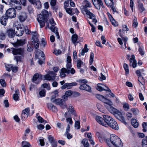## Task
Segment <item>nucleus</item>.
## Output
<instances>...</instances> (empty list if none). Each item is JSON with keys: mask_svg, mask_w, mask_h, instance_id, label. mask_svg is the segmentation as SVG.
<instances>
[{"mask_svg": "<svg viewBox=\"0 0 147 147\" xmlns=\"http://www.w3.org/2000/svg\"><path fill=\"white\" fill-rule=\"evenodd\" d=\"M98 138L101 143L105 140L109 147H123V144L121 140L115 134L111 135L109 139H107L103 135H100Z\"/></svg>", "mask_w": 147, "mask_h": 147, "instance_id": "f257e3e1", "label": "nucleus"}, {"mask_svg": "<svg viewBox=\"0 0 147 147\" xmlns=\"http://www.w3.org/2000/svg\"><path fill=\"white\" fill-rule=\"evenodd\" d=\"M106 125L104 126H109L115 130H117L119 129L118 125L115 119L112 117L107 115H103Z\"/></svg>", "mask_w": 147, "mask_h": 147, "instance_id": "f03ea898", "label": "nucleus"}, {"mask_svg": "<svg viewBox=\"0 0 147 147\" xmlns=\"http://www.w3.org/2000/svg\"><path fill=\"white\" fill-rule=\"evenodd\" d=\"M42 14L39 15L37 16V20L40 24V28L43 27L45 25L48 19V12L46 10L42 11Z\"/></svg>", "mask_w": 147, "mask_h": 147, "instance_id": "7ed1b4c3", "label": "nucleus"}, {"mask_svg": "<svg viewBox=\"0 0 147 147\" xmlns=\"http://www.w3.org/2000/svg\"><path fill=\"white\" fill-rule=\"evenodd\" d=\"M107 109L111 113L113 114L118 119L125 125H127V123L125 121L124 117L122 115L121 113L118 110L113 107L112 106L108 108Z\"/></svg>", "mask_w": 147, "mask_h": 147, "instance_id": "20e7f679", "label": "nucleus"}, {"mask_svg": "<svg viewBox=\"0 0 147 147\" xmlns=\"http://www.w3.org/2000/svg\"><path fill=\"white\" fill-rule=\"evenodd\" d=\"M12 52L14 55H20L22 57H24L26 54V51L23 47L18 48H11Z\"/></svg>", "mask_w": 147, "mask_h": 147, "instance_id": "39448f33", "label": "nucleus"}, {"mask_svg": "<svg viewBox=\"0 0 147 147\" xmlns=\"http://www.w3.org/2000/svg\"><path fill=\"white\" fill-rule=\"evenodd\" d=\"M57 74L53 71H49L48 74L44 76V80L49 81H53L55 80V77Z\"/></svg>", "mask_w": 147, "mask_h": 147, "instance_id": "423d86ee", "label": "nucleus"}, {"mask_svg": "<svg viewBox=\"0 0 147 147\" xmlns=\"http://www.w3.org/2000/svg\"><path fill=\"white\" fill-rule=\"evenodd\" d=\"M16 11L14 8H10L8 9L5 13L6 16L8 18H15L16 16Z\"/></svg>", "mask_w": 147, "mask_h": 147, "instance_id": "0eeeda50", "label": "nucleus"}, {"mask_svg": "<svg viewBox=\"0 0 147 147\" xmlns=\"http://www.w3.org/2000/svg\"><path fill=\"white\" fill-rule=\"evenodd\" d=\"M49 22L51 25V26L50 27V29L51 30L54 32L56 34L57 38L58 39L59 38V33L58 32L57 28L55 27V26L56 24L55 23V22L54 20L52 18L50 20Z\"/></svg>", "mask_w": 147, "mask_h": 147, "instance_id": "6e6552de", "label": "nucleus"}, {"mask_svg": "<svg viewBox=\"0 0 147 147\" xmlns=\"http://www.w3.org/2000/svg\"><path fill=\"white\" fill-rule=\"evenodd\" d=\"M42 76L38 73L35 74L33 76L32 81L36 84H38L42 79Z\"/></svg>", "mask_w": 147, "mask_h": 147, "instance_id": "1a4fd4ad", "label": "nucleus"}, {"mask_svg": "<svg viewBox=\"0 0 147 147\" xmlns=\"http://www.w3.org/2000/svg\"><path fill=\"white\" fill-rule=\"evenodd\" d=\"M83 3L84 5L83 7V9L86 12V14L87 15L88 14L91 13L87 9L88 7L90 8L92 7L91 3L87 0H84L83 1Z\"/></svg>", "mask_w": 147, "mask_h": 147, "instance_id": "9d476101", "label": "nucleus"}, {"mask_svg": "<svg viewBox=\"0 0 147 147\" xmlns=\"http://www.w3.org/2000/svg\"><path fill=\"white\" fill-rule=\"evenodd\" d=\"M26 43V39H22L17 40V41L13 44V46L15 47L22 46Z\"/></svg>", "mask_w": 147, "mask_h": 147, "instance_id": "9b49d317", "label": "nucleus"}, {"mask_svg": "<svg viewBox=\"0 0 147 147\" xmlns=\"http://www.w3.org/2000/svg\"><path fill=\"white\" fill-rule=\"evenodd\" d=\"M95 119L96 121L99 124L104 126L106 125L105 123V119L104 117L102 118L99 116H96L95 117Z\"/></svg>", "mask_w": 147, "mask_h": 147, "instance_id": "f8f14e48", "label": "nucleus"}, {"mask_svg": "<svg viewBox=\"0 0 147 147\" xmlns=\"http://www.w3.org/2000/svg\"><path fill=\"white\" fill-rule=\"evenodd\" d=\"M77 84L75 82L71 83H66L61 87V88L62 89H64L66 88L67 89H70L72 86H75Z\"/></svg>", "mask_w": 147, "mask_h": 147, "instance_id": "ddd939ff", "label": "nucleus"}, {"mask_svg": "<svg viewBox=\"0 0 147 147\" xmlns=\"http://www.w3.org/2000/svg\"><path fill=\"white\" fill-rule=\"evenodd\" d=\"M80 88L82 90H85L89 92H92L91 88L90 86L88 85L83 84L81 85L80 87Z\"/></svg>", "mask_w": 147, "mask_h": 147, "instance_id": "4468645a", "label": "nucleus"}, {"mask_svg": "<svg viewBox=\"0 0 147 147\" xmlns=\"http://www.w3.org/2000/svg\"><path fill=\"white\" fill-rule=\"evenodd\" d=\"M11 5L12 8L17 9V10H20L22 9L21 5L19 2L17 1L13 3H11Z\"/></svg>", "mask_w": 147, "mask_h": 147, "instance_id": "2eb2a0df", "label": "nucleus"}, {"mask_svg": "<svg viewBox=\"0 0 147 147\" xmlns=\"http://www.w3.org/2000/svg\"><path fill=\"white\" fill-rule=\"evenodd\" d=\"M48 139L49 142L53 147H56L57 146V142L55 140L54 138L51 135L48 136Z\"/></svg>", "mask_w": 147, "mask_h": 147, "instance_id": "dca6fc26", "label": "nucleus"}, {"mask_svg": "<svg viewBox=\"0 0 147 147\" xmlns=\"http://www.w3.org/2000/svg\"><path fill=\"white\" fill-rule=\"evenodd\" d=\"M102 102L104 103V105L107 109L113 105L112 102L106 98H105Z\"/></svg>", "mask_w": 147, "mask_h": 147, "instance_id": "f3484780", "label": "nucleus"}, {"mask_svg": "<svg viewBox=\"0 0 147 147\" xmlns=\"http://www.w3.org/2000/svg\"><path fill=\"white\" fill-rule=\"evenodd\" d=\"M15 29L11 28L7 30L6 33L8 36L10 38H13L15 35Z\"/></svg>", "mask_w": 147, "mask_h": 147, "instance_id": "a211bd4d", "label": "nucleus"}, {"mask_svg": "<svg viewBox=\"0 0 147 147\" xmlns=\"http://www.w3.org/2000/svg\"><path fill=\"white\" fill-rule=\"evenodd\" d=\"M27 18L26 14L24 12H22L20 13L18 17L19 20L21 22L24 21Z\"/></svg>", "mask_w": 147, "mask_h": 147, "instance_id": "6ab92c4d", "label": "nucleus"}, {"mask_svg": "<svg viewBox=\"0 0 147 147\" xmlns=\"http://www.w3.org/2000/svg\"><path fill=\"white\" fill-rule=\"evenodd\" d=\"M8 18L6 16H2L0 19V21L1 24L5 26L7 23Z\"/></svg>", "mask_w": 147, "mask_h": 147, "instance_id": "aec40b11", "label": "nucleus"}, {"mask_svg": "<svg viewBox=\"0 0 147 147\" xmlns=\"http://www.w3.org/2000/svg\"><path fill=\"white\" fill-rule=\"evenodd\" d=\"M15 34L18 36H21L23 34L24 31L22 28H18V27L16 28V30H15Z\"/></svg>", "mask_w": 147, "mask_h": 147, "instance_id": "412c9836", "label": "nucleus"}, {"mask_svg": "<svg viewBox=\"0 0 147 147\" xmlns=\"http://www.w3.org/2000/svg\"><path fill=\"white\" fill-rule=\"evenodd\" d=\"M71 67L68 66H66V71L67 73L68 74L71 73V74H73L75 73V69L73 68H71Z\"/></svg>", "mask_w": 147, "mask_h": 147, "instance_id": "4be33fe9", "label": "nucleus"}, {"mask_svg": "<svg viewBox=\"0 0 147 147\" xmlns=\"http://www.w3.org/2000/svg\"><path fill=\"white\" fill-rule=\"evenodd\" d=\"M69 107H67V109L68 112H70L72 115L75 116H76V112L74 110V108L71 105L69 106Z\"/></svg>", "mask_w": 147, "mask_h": 147, "instance_id": "5701e85b", "label": "nucleus"}, {"mask_svg": "<svg viewBox=\"0 0 147 147\" xmlns=\"http://www.w3.org/2000/svg\"><path fill=\"white\" fill-rule=\"evenodd\" d=\"M32 45H34V47L36 49H37L39 47L38 40V39H36L34 40H31Z\"/></svg>", "mask_w": 147, "mask_h": 147, "instance_id": "b1692460", "label": "nucleus"}, {"mask_svg": "<svg viewBox=\"0 0 147 147\" xmlns=\"http://www.w3.org/2000/svg\"><path fill=\"white\" fill-rule=\"evenodd\" d=\"M87 15L89 16L90 18L92 20V22L94 23L95 24L96 23L97 21L96 19V17L94 15L91 13L88 14H87Z\"/></svg>", "mask_w": 147, "mask_h": 147, "instance_id": "393cba45", "label": "nucleus"}, {"mask_svg": "<svg viewBox=\"0 0 147 147\" xmlns=\"http://www.w3.org/2000/svg\"><path fill=\"white\" fill-rule=\"evenodd\" d=\"M19 92L18 89H17L15 91V93L13 94V99L16 101L18 100L19 96L18 94H19Z\"/></svg>", "mask_w": 147, "mask_h": 147, "instance_id": "a878e982", "label": "nucleus"}, {"mask_svg": "<svg viewBox=\"0 0 147 147\" xmlns=\"http://www.w3.org/2000/svg\"><path fill=\"white\" fill-rule=\"evenodd\" d=\"M78 38V36L76 34L73 35L71 36V40L72 42L74 44L76 43H78V42H77Z\"/></svg>", "mask_w": 147, "mask_h": 147, "instance_id": "bb28decb", "label": "nucleus"}, {"mask_svg": "<svg viewBox=\"0 0 147 147\" xmlns=\"http://www.w3.org/2000/svg\"><path fill=\"white\" fill-rule=\"evenodd\" d=\"M131 122L132 125L134 127L136 128L138 127V123L135 119H132L131 120Z\"/></svg>", "mask_w": 147, "mask_h": 147, "instance_id": "cd10ccee", "label": "nucleus"}, {"mask_svg": "<svg viewBox=\"0 0 147 147\" xmlns=\"http://www.w3.org/2000/svg\"><path fill=\"white\" fill-rule=\"evenodd\" d=\"M27 51L29 52H31L33 50V46L31 41L30 42H28L27 45Z\"/></svg>", "mask_w": 147, "mask_h": 147, "instance_id": "c85d7f7f", "label": "nucleus"}, {"mask_svg": "<svg viewBox=\"0 0 147 147\" xmlns=\"http://www.w3.org/2000/svg\"><path fill=\"white\" fill-rule=\"evenodd\" d=\"M138 9L141 13L145 10V9L144 7L143 4L140 3H138Z\"/></svg>", "mask_w": 147, "mask_h": 147, "instance_id": "c756f323", "label": "nucleus"}, {"mask_svg": "<svg viewBox=\"0 0 147 147\" xmlns=\"http://www.w3.org/2000/svg\"><path fill=\"white\" fill-rule=\"evenodd\" d=\"M107 5L109 7H110L114 5L113 0H104Z\"/></svg>", "mask_w": 147, "mask_h": 147, "instance_id": "7c9ffc66", "label": "nucleus"}, {"mask_svg": "<svg viewBox=\"0 0 147 147\" xmlns=\"http://www.w3.org/2000/svg\"><path fill=\"white\" fill-rule=\"evenodd\" d=\"M82 144H83L84 147H89V144L87 139L85 138L82 141Z\"/></svg>", "mask_w": 147, "mask_h": 147, "instance_id": "2f4dec72", "label": "nucleus"}, {"mask_svg": "<svg viewBox=\"0 0 147 147\" xmlns=\"http://www.w3.org/2000/svg\"><path fill=\"white\" fill-rule=\"evenodd\" d=\"M71 58L70 56H68L67 59V63L66 65V66H68L69 67H71Z\"/></svg>", "mask_w": 147, "mask_h": 147, "instance_id": "473e14b6", "label": "nucleus"}, {"mask_svg": "<svg viewBox=\"0 0 147 147\" xmlns=\"http://www.w3.org/2000/svg\"><path fill=\"white\" fill-rule=\"evenodd\" d=\"M101 86H104V85L101 84H97V89L99 91H102V90H105Z\"/></svg>", "mask_w": 147, "mask_h": 147, "instance_id": "72a5a7b5", "label": "nucleus"}, {"mask_svg": "<svg viewBox=\"0 0 147 147\" xmlns=\"http://www.w3.org/2000/svg\"><path fill=\"white\" fill-rule=\"evenodd\" d=\"M63 100L60 98H58L55 100V103L57 105H62L63 102Z\"/></svg>", "mask_w": 147, "mask_h": 147, "instance_id": "f704fd0d", "label": "nucleus"}, {"mask_svg": "<svg viewBox=\"0 0 147 147\" xmlns=\"http://www.w3.org/2000/svg\"><path fill=\"white\" fill-rule=\"evenodd\" d=\"M22 147H30L31 145L28 142L23 141L22 142Z\"/></svg>", "mask_w": 147, "mask_h": 147, "instance_id": "c9c22d12", "label": "nucleus"}, {"mask_svg": "<svg viewBox=\"0 0 147 147\" xmlns=\"http://www.w3.org/2000/svg\"><path fill=\"white\" fill-rule=\"evenodd\" d=\"M66 70L65 68H63L61 69V72H60V75L62 77H65V73H67Z\"/></svg>", "mask_w": 147, "mask_h": 147, "instance_id": "e433bc0d", "label": "nucleus"}, {"mask_svg": "<svg viewBox=\"0 0 147 147\" xmlns=\"http://www.w3.org/2000/svg\"><path fill=\"white\" fill-rule=\"evenodd\" d=\"M6 37L5 34L2 31H0V39L4 40Z\"/></svg>", "mask_w": 147, "mask_h": 147, "instance_id": "4c0bfd02", "label": "nucleus"}, {"mask_svg": "<svg viewBox=\"0 0 147 147\" xmlns=\"http://www.w3.org/2000/svg\"><path fill=\"white\" fill-rule=\"evenodd\" d=\"M138 81L141 83L142 85L145 84L144 80L142 76H140L138 78Z\"/></svg>", "mask_w": 147, "mask_h": 147, "instance_id": "58836bf2", "label": "nucleus"}, {"mask_svg": "<svg viewBox=\"0 0 147 147\" xmlns=\"http://www.w3.org/2000/svg\"><path fill=\"white\" fill-rule=\"evenodd\" d=\"M94 57V54L93 52H91L90 53V62L89 63L90 65L92 64L93 61V59Z\"/></svg>", "mask_w": 147, "mask_h": 147, "instance_id": "ea45409f", "label": "nucleus"}, {"mask_svg": "<svg viewBox=\"0 0 147 147\" xmlns=\"http://www.w3.org/2000/svg\"><path fill=\"white\" fill-rule=\"evenodd\" d=\"M31 34L32 35L31 40H34L36 39H38L37 37V34L36 32H32Z\"/></svg>", "mask_w": 147, "mask_h": 147, "instance_id": "a19ab883", "label": "nucleus"}, {"mask_svg": "<svg viewBox=\"0 0 147 147\" xmlns=\"http://www.w3.org/2000/svg\"><path fill=\"white\" fill-rule=\"evenodd\" d=\"M83 64L81 60H78L77 61V67L78 69H80L81 65Z\"/></svg>", "mask_w": 147, "mask_h": 147, "instance_id": "79ce46f5", "label": "nucleus"}, {"mask_svg": "<svg viewBox=\"0 0 147 147\" xmlns=\"http://www.w3.org/2000/svg\"><path fill=\"white\" fill-rule=\"evenodd\" d=\"M138 24L137 18L136 17L134 16V23L133 24V26L135 28H136L138 26Z\"/></svg>", "mask_w": 147, "mask_h": 147, "instance_id": "37998d69", "label": "nucleus"}, {"mask_svg": "<svg viewBox=\"0 0 147 147\" xmlns=\"http://www.w3.org/2000/svg\"><path fill=\"white\" fill-rule=\"evenodd\" d=\"M142 147H147V140L145 139H143L142 141Z\"/></svg>", "mask_w": 147, "mask_h": 147, "instance_id": "c03bdc74", "label": "nucleus"}, {"mask_svg": "<svg viewBox=\"0 0 147 147\" xmlns=\"http://www.w3.org/2000/svg\"><path fill=\"white\" fill-rule=\"evenodd\" d=\"M123 67L126 73L128 74L129 72V70L128 65L127 64L125 63L123 64Z\"/></svg>", "mask_w": 147, "mask_h": 147, "instance_id": "a18cd8bd", "label": "nucleus"}, {"mask_svg": "<svg viewBox=\"0 0 147 147\" xmlns=\"http://www.w3.org/2000/svg\"><path fill=\"white\" fill-rule=\"evenodd\" d=\"M24 114V113H22L21 114V119L22 120H25L26 118H27L28 116V113Z\"/></svg>", "mask_w": 147, "mask_h": 147, "instance_id": "49530a36", "label": "nucleus"}, {"mask_svg": "<svg viewBox=\"0 0 147 147\" xmlns=\"http://www.w3.org/2000/svg\"><path fill=\"white\" fill-rule=\"evenodd\" d=\"M96 97L99 100H100L102 101L105 97L102 95L100 94H96Z\"/></svg>", "mask_w": 147, "mask_h": 147, "instance_id": "de8ad7c7", "label": "nucleus"}, {"mask_svg": "<svg viewBox=\"0 0 147 147\" xmlns=\"http://www.w3.org/2000/svg\"><path fill=\"white\" fill-rule=\"evenodd\" d=\"M6 67V70L8 71H11V68L12 67V65L11 64H7L5 65Z\"/></svg>", "mask_w": 147, "mask_h": 147, "instance_id": "09e8293b", "label": "nucleus"}, {"mask_svg": "<svg viewBox=\"0 0 147 147\" xmlns=\"http://www.w3.org/2000/svg\"><path fill=\"white\" fill-rule=\"evenodd\" d=\"M22 57H21V56H19L18 55L15 56L14 57V59L16 60L17 63H18V61H21V60L22 59Z\"/></svg>", "mask_w": 147, "mask_h": 147, "instance_id": "8fccbe9b", "label": "nucleus"}, {"mask_svg": "<svg viewBox=\"0 0 147 147\" xmlns=\"http://www.w3.org/2000/svg\"><path fill=\"white\" fill-rule=\"evenodd\" d=\"M73 92L70 90L67 91L65 93V95L66 97L72 95Z\"/></svg>", "mask_w": 147, "mask_h": 147, "instance_id": "3c124183", "label": "nucleus"}, {"mask_svg": "<svg viewBox=\"0 0 147 147\" xmlns=\"http://www.w3.org/2000/svg\"><path fill=\"white\" fill-rule=\"evenodd\" d=\"M39 94L41 96H44L46 94V90L44 89L42 90L39 92Z\"/></svg>", "mask_w": 147, "mask_h": 147, "instance_id": "603ef678", "label": "nucleus"}, {"mask_svg": "<svg viewBox=\"0 0 147 147\" xmlns=\"http://www.w3.org/2000/svg\"><path fill=\"white\" fill-rule=\"evenodd\" d=\"M123 107L125 110L127 111L129 109V105L127 103H125L123 105Z\"/></svg>", "mask_w": 147, "mask_h": 147, "instance_id": "864d4df0", "label": "nucleus"}, {"mask_svg": "<svg viewBox=\"0 0 147 147\" xmlns=\"http://www.w3.org/2000/svg\"><path fill=\"white\" fill-rule=\"evenodd\" d=\"M80 122L79 121H76L75 123V127L77 128V129H79L80 128Z\"/></svg>", "mask_w": 147, "mask_h": 147, "instance_id": "5fc2aeb1", "label": "nucleus"}, {"mask_svg": "<svg viewBox=\"0 0 147 147\" xmlns=\"http://www.w3.org/2000/svg\"><path fill=\"white\" fill-rule=\"evenodd\" d=\"M131 111L135 115H136L139 113V110L136 109H132Z\"/></svg>", "mask_w": 147, "mask_h": 147, "instance_id": "6e6d98bb", "label": "nucleus"}, {"mask_svg": "<svg viewBox=\"0 0 147 147\" xmlns=\"http://www.w3.org/2000/svg\"><path fill=\"white\" fill-rule=\"evenodd\" d=\"M30 111V109L29 108H27L22 111V113H24L25 114H27V113H28L29 115Z\"/></svg>", "mask_w": 147, "mask_h": 147, "instance_id": "4d7b16f0", "label": "nucleus"}, {"mask_svg": "<svg viewBox=\"0 0 147 147\" xmlns=\"http://www.w3.org/2000/svg\"><path fill=\"white\" fill-rule=\"evenodd\" d=\"M57 127L61 129H63L64 128L63 125L62 123L58 122L57 123Z\"/></svg>", "mask_w": 147, "mask_h": 147, "instance_id": "13d9d810", "label": "nucleus"}, {"mask_svg": "<svg viewBox=\"0 0 147 147\" xmlns=\"http://www.w3.org/2000/svg\"><path fill=\"white\" fill-rule=\"evenodd\" d=\"M41 86L44 88H47V90H49L50 89V87L49 86H48V84L46 83H44L42 84V85Z\"/></svg>", "mask_w": 147, "mask_h": 147, "instance_id": "bf43d9fd", "label": "nucleus"}, {"mask_svg": "<svg viewBox=\"0 0 147 147\" xmlns=\"http://www.w3.org/2000/svg\"><path fill=\"white\" fill-rule=\"evenodd\" d=\"M138 51L139 52V53L141 55H144V53L143 51V49L140 46H139Z\"/></svg>", "mask_w": 147, "mask_h": 147, "instance_id": "052dcab7", "label": "nucleus"}, {"mask_svg": "<svg viewBox=\"0 0 147 147\" xmlns=\"http://www.w3.org/2000/svg\"><path fill=\"white\" fill-rule=\"evenodd\" d=\"M56 0H51L50 2V5L53 7L55 6L56 4Z\"/></svg>", "mask_w": 147, "mask_h": 147, "instance_id": "680f3d73", "label": "nucleus"}, {"mask_svg": "<svg viewBox=\"0 0 147 147\" xmlns=\"http://www.w3.org/2000/svg\"><path fill=\"white\" fill-rule=\"evenodd\" d=\"M105 86L107 89V91H108L110 92V93L109 94V95L110 96H111L112 97H114L115 96V95L113 93L111 92V91L110 90V89H109V88L107 86Z\"/></svg>", "mask_w": 147, "mask_h": 147, "instance_id": "e2e57ef3", "label": "nucleus"}, {"mask_svg": "<svg viewBox=\"0 0 147 147\" xmlns=\"http://www.w3.org/2000/svg\"><path fill=\"white\" fill-rule=\"evenodd\" d=\"M0 83L3 87H5L6 86V84L5 81L3 79L0 80Z\"/></svg>", "mask_w": 147, "mask_h": 147, "instance_id": "0e129e2a", "label": "nucleus"}, {"mask_svg": "<svg viewBox=\"0 0 147 147\" xmlns=\"http://www.w3.org/2000/svg\"><path fill=\"white\" fill-rule=\"evenodd\" d=\"M66 11L70 15H71L72 13V8H65Z\"/></svg>", "mask_w": 147, "mask_h": 147, "instance_id": "69168bd1", "label": "nucleus"}, {"mask_svg": "<svg viewBox=\"0 0 147 147\" xmlns=\"http://www.w3.org/2000/svg\"><path fill=\"white\" fill-rule=\"evenodd\" d=\"M11 70H12V71L14 73L16 72L18 70V67H16V66H13L12 65V67L11 68Z\"/></svg>", "mask_w": 147, "mask_h": 147, "instance_id": "338daca9", "label": "nucleus"}, {"mask_svg": "<svg viewBox=\"0 0 147 147\" xmlns=\"http://www.w3.org/2000/svg\"><path fill=\"white\" fill-rule=\"evenodd\" d=\"M3 103L5 105V107H8L9 106V104L7 100H5L4 101Z\"/></svg>", "mask_w": 147, "mask_h": 147, "instance_id": "774afa93", "label": "nucleus"}]
</instances>
